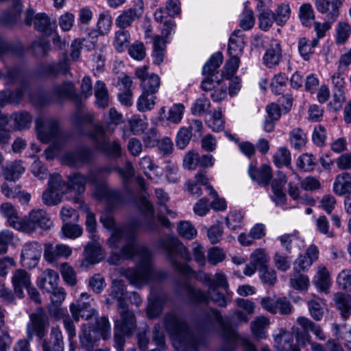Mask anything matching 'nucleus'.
Instances as JSON below:
<instances>
[{
    "label": "nucleus",
    "instance_id": "6ab92c4d",
    "mask_svg": "<svg viewBox=\"0 0 351 351\" xmlns=\"http://www.w3.org/2000/svg\"><path fill=\"white\" fill-rule=\"evenodd\" d=\"M345 0H315L317 10L324 14L325 20L335 22L339 15V8Z\"/></svg>",
    "mask_w": 351,
    "mask_h": 351
},
{
    "label": "nucleus",
    "instance_id": "4468645a",
    "mask_svg": "<svg viewBox=\"0 0 351 351\" xmlns=\"http://www.w3.org/2000/svg\"><path fill=\"white\" fill-rule=\"evenodd\" d=\"M149 66H143L135 69V75L141 80V88L143 91L156 94L158 92L160 86V78L156 73H148Z\"/></svg>",
    "mask_w": 351,
    "mask_h": 351
},
{
    "label": "nucleus",
    "instance_id": "6e6d98bb",
    "mask_svg": "<svg viewBox=\"0 0 351 351\" xmlns=\"http://www.w3.org/2000/svg\"><path fill=\"white\" fill-rule=\"evenodd\" d=\"M23 95L22 88H16L14 91L5 89L0 93V99L3 103L19 104Z\"/></svg>",
    "mask_w": 351,
    "mask_h": 351
},
{
    "label": "nucleus",
    "instance_id": "f704fd0d",
    "mask_svg": "<svg viewBox=\"0 0 351 351\" xmlns=\"http://www.w3.org/2000/svg\"><path fill=\"white\" fill-rule=\"evenodd\" d=\"M270 324L268 318L264 316H258L250 324L252 335L256 339H266L267 337V328Z\"/></svg>",
    "mask_w": 351,
    "mask_h": 351
},
{
    "label": "nucleus",
    "instance_id": "aec40b11",
    "mask_svg": "<svg viewBox=\"0 0 351 351\" xmlns=\"http://www.w3.org/2000/svg\"><path fill=\"white\" fill-rule=\"evenodd\" d=\"M345 73V72H340L339 70H337L330 75L332 90L334 92V101L335 104H338L337 109L341 108L342 104L346 101L345 90L346 82L343 77Z\"/></svg>",
    "mask_w": 351,
    "mask_h": 351
},
{
    "label": "nucleus",
    "instance_id": "c756f323",
    "mask_svg": "<svg viewBox=\"0 0 351 351\" xmlns=\"http://www.w3.org/2000/svg\"><path fill=\"white\" fill-rule=\"evenodd\" d=\"M332 189L339 196L351 194V173L343 172L337 175L335 179Z\"/></svg>",
    "mask_w": 351,
    "mask_h": 351
},
{
    "label": "nucleus",
    "instance_id": "58836bf2",
    "mask_svg": "<svg viewBox=\"0 0 351 351\" xmlns=\"http://www.w3.org/2000/svg\"><path fill=\"white\" fill-rule=\"evenodd\" d=\"M337 308L341 311V315L347 318L351 315V295L342 293H337L334 296Z\"/></svg>",
    "mask_w": 351,
    "mask_h": 351
},
{
    "label": "nucleus",
    "instance_id": "393cba45",
    "mask_svg": "<svg viewBox=\"0 0 351 351\" xmlns=\"http://www.w3.org/2000/svg\"><path fill=\"white\" fill-rule=\"evenodd\" d=\"M42 347L43 351H64L63 336L59 326L51 328L50 337L43 340Z\"/></svg>",
    "mask_w": 351,
    "mask_h": 351
},
{
    "label": "nucleus",
    "instance_id": "9d476101",
    "mask_svg": "<svg viewBox=\"0 0 351 351\" xmlns=\"http://www.w3.org/2000/svg\"><path fill=\"white\" fill-rule=\"evenodd\" d=\"M90 136L95 141L97 148L102 153L112 158L121 156V147L120 144L117 141L110 143L101 126H94Z\"/></svg>",
    "mask_w": 351,
    "mask_h": 351
},
{
    "label": "nucleus",
    "instance_id": "f8f14e48",
    "mask_svg": "<svg viewBox=\"0 0 351 351\" xmlns=\"http://www.w3.org/2000/svg\"><path fill=\"white\" fill-rule=\"evenodd\" d=\"M144 12V2L143 0H135L132 5L121 12L116 18L115 25L120 29H125L132 26V23L140 19Z\"/></svg>",
    "mask_w": 351,
    "mask_h": 351
},
{
    "label": "nucleus",
    "instance_id": "5fc2aeb1",
    "mask_svg": "<svg viewBox=\"0 0 351 351\" xmlns=\"http://www.w3.org/2000/svg\"><path fill=\"white\" fill-rule=\"evenodd\" d=\"M112 24V16L109 12L104 11L99 14L97 29L100 33V35L104 36L107 34L111 29Z\"/></svg>",
    "mask_w": 351,
    "mask_h": 351
},
{
    "label": "nucleus",
    "instance_id": "ea45409f",
    "mask_svg": "<svg viewBox=\"0 0 351 351\" xmlns=\"http://www.w3.org/2000/svg\"><path fill=\"white\" fill-rule=\"evenodd\" d=\"M164 302L163 296H156L152 293V295L149 298V303L147 308V316L152 319L159 316L162 311Z\"/></svg>",
    "mask_w": 351,
    "mask_h": 351
},
{
    "label": "nucleus",
    "instance_id": "0e129e2a",
    "mask_svg": "<svg viewBox=\"0 0 351 351\" xmlns=\"http://www.w3.org/2000/svg\"><path fill=\"white\" fill-rule=\"evenodd\" d=\"M23 75L22 71L16 67L8 69L3 74L0 71V79H3L5 85L21 82Z\"/></svg>",
    "mask_w": 351,
    "mask_h": 351
},
{
    "label": "nucleus",
    "instance_id": "473e14b6",
    "mask_svg": "<svg viewBox=\"0 0 351 351\" xmlns=\"http://www.w3.org/2000/svg\"><path fill=\"white\" fill-rule=\"evenodd\" d=\"M75 95L74 85L71 82H64L53 87L50 93L51 100L59 101L73 98Z\"/></svg>",
    "mask_w": 351,
    "mask_h": 351
},
{
    "label": "nucleus",
    "instance_id": "2f4dec72",
    "mask_svg": "<svg viewBox=\"0 0 351 351\" xmlns=\"http://www.w3.org/2000/svg\"><path fill=\"white\" fill-rule=\"evenodd\" d=\"M0 213L7 219L10 226L20 230L23 219H20L16 210L12 204L8 202L2 204L0 207Z\"/></svg>",
    "mask_w": 351,
    "mask_h": 351
},
{
    "label": "nucleus",
    "instance_id": "f3484780",
    "mask_svg": "<svg viewBox=\"0 0 351 351\" xmlns=\"http://www.w3.org/2000/svg\"><path fill=\"white\" fill-rule=\"evenodd\" d=\"M93 160V152L87 147H82L64 155L62 162L71 167H80Z\"/></svg>",
    "mask_w": 351,
    "mask_h": 351
},
{
    "label": "nucleus",
    "instance_id": "4c0bfd02",
    "mask_svg": "<svg viewBox=\"0 0 351 351\" xmlns=\"http://www.w3.org/2000/svg\"><path fill=\"white\" fill-rule=\"evenodd\" d=\"M3 171L6 180L14 182L25 172V167L21 161H15L7 164Z\"/></svg>",
    "mask_w": 351,
    "mask_h": 351
},
{
    "label": "nucleus",
    "instance_id": "79ce46f5",
    "mask_svg": "<svg viewBox=\"0 0 351 351\" xmlns=\"http://www.w3.org/2000/svg\"><path fill=\"white\" fill-rule=\"evenodd\" d=\"M316 158L312 154L304 153L296 160V167L302 171H313L317 166Z\"/></svg>",
    "mask_w": 351,
    "mask_h": 351
},
{
    "label": "nucleus",
    "instance_id": "dca6fc26",
    "mask_svg": "<svg viewBox=\"0 0 351 351\" xmlns=\"http://www.w3.org/2000/svg\"><path fill=\"white\" fill-rule=\"evenodd\" d=\"M42 253L41 245L36 241L25 243L22 248L21 262L27 268L35 267L40 258Z\"/></svg>",
    "mask_w": 351,
    "mask_h": 351
},
{
    "label": "nucleus",
    "instance_id": "f03ea898",
    "mask_svg": "<svg viewBox=\"0 0 351 351\" xmlns=\"http://www.w3.org/2000/svg\"><path fill=\"white\" fill-rule=\"evenodd\" d=\"M91 300L88 293H82L76 303L70 305V311L74 320L78 322L80 317L86 320H90L93 317L96 319L94 328L87 327L84 324L82 334L80 335V345L86 351H92L94 347L98 346L100 338L109 339L111 334L108 318L106 316L97 318V313L92 307Z\"/></svg>",
    "mask_w": 351,
    "mask_h": 351
},
{
    "label": "nucleus",
    "instance_id": "bb28decb",
    "mask_svg": "<svg viewBox=\"0 0 351 351\" xmlns=\"http://www.w3.org/2000/svg\"><path fill=\"white\" fill-rule=\"evenodd\" d=\"M58 274L51 269L44 270L37 279V286L43 291L50 292L58 285Z\"/></svg>",
    "mask_w": 351,
    "mask_h": 351
},
{
    "label": "nucleus",
    "instance_id": "7c9ffc66",
    "mask_svg": "<svg viewBox=\"0 0 351 351\" xmlns=\"http://www.w3.org/2000/svg\"><path fill=\"white\" fill-rule=\"evenodd\" d=\"M223 60V56L221 53H214L202 68V74L204 78L215 80L214 77L218 73L217 69L222 64Z\"/></svg>",
    "mask_w": 351,
    "mask_h": 351
},
{
    "label": "nucleus",
    "instance_id": "3c124183",
    "mask_svg": "<svg viewBox=\"0 0 351 351\" xmlns=\"http://www.w3.org/2000/svg\"><path fill=\"white\" fill-rule=\"evenodd\" d=\"M227 227L232 230L242 228L243 226V215L238 210H230L225 218Z\"/></svg>",
    "mask_w": 351,
    "mask_h": 351
},
{
    "label": "nucleus",
    "instance_id": "20e7f679",
    "mask_svg": "<svg viewBox=\"0 0 351 351\" xmlns=\"http://www.w3.org/2000/svg\"><path fill=\"white\" fill-rule=\"evenodd\" d=\"M86 182H90L95 186L93 193L95 197L105 200L110 208H113L123 203V197L119 191L110 189L108 184H98L94 171H89L86 176L80 173L71 174L68 177L67 183H66V193L70 191H73L78 194L84 193Z\"/></svg>",
    "mask_w": 351,
    "mask_h": 351
},
{
    "label": "nucleus",
    "instance_id": "0eeeda50",
    "mask_svg": "<svg viewBox=\"0 0 351 351\" xmlns=\"http://www.w3.org/2000/svg\"><path fill=\"white\" fill-rule=\"evenodd\" d=\"M162 247L167 254L169 261L173 269L182 275H188L193 272V269L186 264H182L178 261L181 258L186 262L191 259L189 250L177 240H168L162 241Z\"/></svg>",
    "mask_w": 351,
    "mask_h": 351
},
{
    "label": "nucleus",
    "instance_id": "4be33fe9",
    "mask_svg": "<svg viewBox=\"0 0 351 351\" xmlns=\"http://www.w3.org/2000/svg\"><path fill=\"white\" fill-rule=\"evenodd\" d=\"M71 248L64 244L53 245L48 243L45 245L44 258L49 263H53L59 258H67L71 254Z\"/></svg>",
    "mask_w": 351,
    "mask_h": 351
},
{
    "label": "nucleus",
    "instance_id": "864d4df0",
    "mask_svg": "<svg viewBox=\"0 0 351 351\" xmlns=\"http://www.w3.org/2000/svg\"><path fill=\"white\" fill-rule=\"evenodd\" d=\"M299 19L304 26L311 25L315 19L313 6L310 3H304L299 8Z\"/></svg>",
    "mask_w": 351,
    "mask_h": 351
},
{
    "label": "nucleus",
    "instance_id": "de8ad7c7",
    "mask_svg": "<svg viewBox=\"0 0 351 351\" xmlns=\"http://www.w3.org/2000/svg\"><path fill=\"white\" fill-rule=\"evenodd\" d=\"M157 99L155 94L142 92L137 100L136 107L140 112H146L152 110L156 105V99Z\"/></svg>",
    "mask_w": 351,
    "mask_h": 351
},
{
    "label": "nucleus",
    "instance_id": "a18cd8bd",
    "mask_svg": "<svg viewBox=\"0 0 351 351\" xmlns=\"http://www.w3.org/2000/svg\"><path fill=\"white\" fill-rule=\"evenodd\" d=\"M317 39H313L312 41L306 38L300 39L298 42V51L304 60L308 61L311 59L314 53L313 48L317 47Z\"/></svg>",
    "mask_w": 351,
    "mask_h": 351
},
{
    "label": "nucleus",
    "instance_id": "c85d7f7f",
    "mask_svg": "<svg viewBox=\"0 0 351 351\" xmlns=\"http://www.w3.org/2000/svg\"><path fill=\"white\" fill-rule=\"evenodd\" d=\"M155 194L160 206V213L157 215L158 220L161 223L162 225L165 226H169L170 221L162 214L165 213L170 216H175V213L171 211L166 204L169 200V197L167 194L161 189H156L155 190Z\"/></svg>",
    "mask_w": 351,
    "mask_h": 351
},
{
    "label": "nucleus",
    "instance_id": "37998d69",
    "mask_svg": "<svg viewBox=\"0 0 351 351\" xmlns=\"http://www.w3.org/2000/svg\"><path fill=\"white\" fill-rule=\"evenodd\" d=\"M313 282L316 287L322 291H326L330 285V274L326 267L319 266Z\"/></svg>",
    "mask_w": 351,
    "mask_h": 351
},
{
    "label": "nucleus",
    "instance_id": "bf43d9fd",
    "mask_svg": "<svg viewBox=\"0 0 351 351\" xmlns=\"http://www.w3.org/2000/svg\"><path fill=\"white\" fill-rule=\"evenodd\" d=\"M210 102L204 95L196 99L191 107V112L195 115H202L210 112Z\"/></svg>",
    "mask_w": 351,
    "mask_h": 351
},
{
    "label": "nucleus",
    "instance_id": "338daca9",
    "mask_svg": "<svg viewBox=\"0 0 351 351\" xmlns=\"http://www.w3.org/2000/svg\"><path fill=\"white\" fill-rule=\"evenodd\" d=\"M12 118L14 120V128L19 130L29 128L32 123V117L27 112L14 113Z\"/></svg>",
    "mask_w": 351,
    "mask_h": 351
},
{
    "label": "nucleus",
    "instance_id": "ddd939ff",
    "mask_svg": "<svg viewBox=\"0 0 351 351\" xmlns=\"http://www.w3.org/2000/svg\"><path fill=\"white\" fill-rule=\"evenodd\" d=\"M31 322L27 326V335L29 341L36 336L40 340L43 339L47 334L49 326L47 315L43 313H33L30 315Z\"/></svg>",
    "mask_w": 351,
    "mask_h": 351
},
{
    "label": "nucleus",
    "instance_id": "052dcab7",
    "mask_svg": "<svg viewBox=\"0 0 351 351\" xmlns=\"http://www.w3.org/2000/svg\"><path fill=\"white\" fill-rule=\"evenodd\" d=\"M298 323L304 328L306 331L313 332L319 339L324 340L326 337L323 333L319 326L314 324L310 319L304 317H300L298 318Z\"/></svg>",
    "mask_w": 351,
    "mask_h": 351
},
{
    "label": "nucleus",
    "instance_id": "a19ab883",
    "mask_svg": "<svg viewBox=\"0 0 351 351\" xmlns=\"http://www.w3.org/2000/svg\"><path fill=\"white\" fill-rule=\"evenodd\" d=\"M84 252L86 258L91 263H98L103 258L101 247L97 241L88 243L84 248Z\"/></svg>",
    "mask_w": 351,
    "mask_h": 351
},
{
    "label": "nucleus",
    "instance_id": "7ed1b4c3",
    "mask_svg": "<svg viewBox=\"0 0 351 351\" xmlns=\"http://www.w3.org/2000/svg\"><path fill=\"white\" fill-rule=\"evenodd\" d=\"M164 326L178 351H200L206 346L204 336L200 332H192L187 324L174 313L165 316Z\"/></svg>",
    "mask_w": 351,
    "mask_h": 351
},
{
    "label": "nucleus",
    "instance_id": "a211bd4d",
    "mask_svg": "<svg viewBox=\"0 0 351 351\" xmlns=\"http://www.w3.org/2000/svg\"><path fill=\"white\" fill-rule=\"evenodd\" d=\"M201 88L204 91L210 92V97L214 102H219L227 96L228 86L223 80L204 78Z\"/></svg>",
    "mask_w": 351,
    "mask_h": 351
},
{
    "label": "nucleus",
    "instance_id": "8fccbe9b",
    "mask_svg": "<svg viewBox=\"0 0 351 351\" xmlns=\"http://www.w3.org/2000/svg\"><path fill=\"white\" fill-rule=\"evenodd\" d=\"M130 42V34L129 31L121 29L115 32L113 45L119 52L123 51Z\"/></svg>",
    "mask_w": 351,
    "mask_h": 351
},
{
    "label": "nucleus",
    "instance_id": "6e6552de",
    "mask_svg": "<svg viewBox=\"0 0 351 351\" xmlns=\"http://www.w3.org/2000/svg\"><path fill=\"white\" fill-rule=\"evenodd\" d=\"M120 315V320L117 321L114 324V341L117 350L123 351L125 336H130L133 333L136 322L134 313L130 311H122Z\"/></svg>",
    "mask_w": 351,
    "mask_h": 351
},
{
    "label": "nucleus",
    "instance_id": "39448f33",
    "mask_svg": "<svg viewBox=\"0 0 351 351\" xmlns=\"http://www.w3.org/2000/svg\"><path fill=\"white\" fill-rule=\"evenodd\" d=\"M38 138L43 143L51 142L45 151L48 160L59 154L64 143V136L60 130L59 121L55 118H39L36 121Z\"/></svg>",
    "mask_w": 351,
    "mask_h": 351
},
{
    "label": "nucleus",
    "instance_id": "b1692460",
    "mask_svg": "<svg viewBox=\"0 0 351 351\" xmlns=\"http://www.w3.org/2000/svg\"><path fill=\"white\" fill-rule=\"evenodd\" d=\"M275 347L280 351H300L293 343V335L280 330L279 334L274 336ZM261 351H269L267 347H263Z\"/></svg>",
    "mask_w": 351,
    "mask_h": 351
},
{
    "label": "nucleus",
    "instance_id": "c03bdc74",
    "mask_svg": "<svg viewBox=\"0 0 351 351\" xmlns=\"http://www.w3.org/2000/svg\"><path fill=\"white\" fill-rule=\"evenodd\" d=\"M291 14L289 4L282 3L277 5L274 12L276 23L279 26L285 25L289 21Z\"/></svg>",
    "mask_w": 351,
    "mask_h": 351
},
{
    "label": "nucleus",
    "instance_id": "13d9d810",
    "mask_svg": "<svg viewBox=\"0 0 351 351\" xmlns=\"http://www.w3.org/2000/svg\"><path fill=\"white\" fill-rule=\"evenodd\" d=\"M311 317L317 321H319L324 314V302L323 300L316 298L310 300L308 302Z\"/></svg>",
    "mask_w": 351,
    "mask_h": 351
},
{
    "label": "nucleus",
    "instance_id": "4d7b16f0",
    "mask_svg": "<svg viewBox=\"0 0 351 351\" xmlns=\"http://www.w3.org/2000/svg\"><path fill=\"white\" fill-rule=\"evenodd\" d=\"M131 132L134 134H138L145 130L148 123L145 117L143 118L138 114L133 115L128 121Z\"/></svg>",
    "mask_w": 351,
    "mask_h": 351
},
{
    "label": "nucleus",
    "instance_id": "1a4fd4ad",
    "mask_svg": "<svg viewBox=\"0 0 351 351\" xmlns=\"http://www.w3.org/2000/svg\"><path fill=\"white\" fill-rule=\"evenodd\" d=\"M66 182L59 173L51 174L47 189L43 192L42 199L47 206H55L60 203L62 195L66 193Z\"/></svg>",
    "mask_w": 351,
    "mask_h": 351
},
{
    "label": "nucleus",
    "instance_id": "a878e982",
    "mask_svg": "<svg viewBox=\"0 0 351 351\" xmlns=\"http://www.w3.org/2000/svg\"><path fill=\"white\" fill-rule=\"evenodd\" d=\"M15 294L19 298L24 297L23 289L31 285L30 275L24 269H16L12 277Z\"/></svg>",
    "mask_w": 351,
    "mask_h": 351
},
{
    "label": "nucleus",
    "instance_id": "e433bc0d",
    "mask_svg": "<svg viewBox=\"0 0 351 351\" xmlns=\"http://www.w3.org/2000/svg\"><path fill=\"white\" fill-rule=\"evenodd\" d=\"M111 296L118 302V308L120 312L122 311H129L125 306L124 295L125 287L123 282L121 280H115L112 282L111 287Z\"/></svg>",
    "mask_w": 351,
    "mask_h": 351
},
{
    "label": "nucleus",
    "instance_id": "774afa93",
    "mask_svg": "<svg viewBox=\"0 0 351 351\" xmlns=\"http://www.w3.org/2000/svg\"><path fill=\"white\" fill-rule=\"evenodd\" d=\"M337 283L341 289L351 291V269L341 271L337 276Z\"/></svg>",
    "mask_w": 351,
    "mask_h": 351
},
{
    "label": "nucleus",
    "instance_id": "c9c22d12",
    "mask_svg": "<svg viewBox=\"0 0 351 351\" xmlns=\"http://www.w3.org/2000/svg\"><path fill=\"white\" fill-rule=\"evenodd\" d=\"M165 50V41L159 35L153 37V52L152 54L153 62L160 65L164 61Z\"/></svg>",
    "mask_w": 351,
    "mask_h": 351
},
{
    "label": "nucleus",
    "instance_id": "cd10ccee",
    "mask_svg": "<svg viewBox=\"0 0 351 351\" xmlns=\"http://www.w3.org/2000/svg\"><path fill=\"white\" fill-rule=\"evenodd\" d=\"M245 45L244 34L240 29H235L229 38L228 52L229 56L241 57Z\"/></svg>",
    "mask_w": 351,
    "mask_h": 351
},
{
    "label": "nucleus",
    "instance_id": "e2e57ef3",
    "mask_svg": "<svg viewBox=\"0 0 351 351\" xmlns=\"http://www.w3.org/2000/svg\"><path fill=\"white\" fill-rule=\"evenodd\" d=\"M60 271L66 284L70 286L75 285L77 276L72 266L67 263H62L60 266Z\"/></svg>",
    "mask_w": 351,
    "mask_h": 351
},
{
    "label": "nucleus",
    "instance_id": "680f3d73",
    "mask_svg": "<svg viewBox=\"0 0 351 351\" xmlns=\"http://www.w3.org/2000/svg\"><path fill=\"white\" fill-rule=\"evenodd\" d=\"M259 27L263 31L269 30L275 22L274 12L269 9H264L258 15Z\"/></svg>",
    "mask_w": 351,
    "mask_h": 351
},
{
    "label": "nucleus",
    "instance_id": "69168bd1",
    "mask_svg": "<svg viewBox=\"0 0 351 351\" xmlns=\"http://www.w3.org/2000/svg\"><path fill=\"white\" fill-rule=\"evenodd\" d=\"M240 58L230 56V59L226 61L221 75L226 79H229L232 77L237 71L240 65Z\"/></svg>",
    "mask_w": 351,
    "mask_h": 351
},
{
    "label": "nucleus",
    "instance_id": "603ef678",
    "mask_svg": "<svg viewBox=\"0 0 351 351\" xmlns=\"http://www.w3.org/2000/svg\"><path fill=\"white\" fill-rule=\"evenodd\" d=\"M250 261L258 270H263L268 266L269 256L263 249H257L251 254Z\"/></svg>",
    "mask_w": 351,
    "mask_h": 351
},
{
    "label": "nucleus",
    "instance_id": "09e8293b",
    "mask_svg": "<svg viewBox=\"0 0 351 351\" xmlns=\"http://www.w3.org/2000/svg\"><path fill=\"white\" fill-rule=\"evenodd\" d=\"M306 141V134L300 128H294L289 133V142L295 149H302L305 146Z\"/></svg>",
    "mask_w": 351,
    "mask_h": 351
},
{
    "label": "nucleus",
    "instance_id": "2eb2a0df",
    "mask_svg": "<svg viewBox=\"0 0 351 351\" xmlns=\"http://www.w3.org/2000/svg\"><path fill=\"white\" fill-rule=\"evenodd\" d=\"M25 23L27 25H33L36 31L44 34H50L52 32L49 17L44 12L36 13L32 8L25 13Z\"/></svg>",
    "mask_w": 351,
    "mask_h": 351
},
{
    "label": "nucleus",
    "instance_id": "423d86ee",
    "mask_svg": "<svg viewBox=\"0 0 351 351\" xmlns=\"http://www.w3.org/2000/svg\"><path fill=\"white\" fill-rule=\"evenodd\" d=\"M210 313L211 317L221 326L222 330L223 345L221 351H235L237 344H240L245 351H257L254 345L247 338L240 337L234 330L223 321L218 310L212 309Z\"/></svg>",
    "mask_w": 351,
    "mask_h": 351
},
{
    "label": "nucleus",
    "instance_id": "9b49d317",
    "mask_svg": "<svg viewBox=\"0 0 351 351\" xmlns=\"http://www.w3.org/2000/svg\"><path fill=\"white\" fill-rule=\"evenodd\" d=\"M52 221L49 215L43 209H34L29 213L28 217L22 220L21 231L32 233L38 228L48 230L52 226Z\"/></svg>",
    "mask_w": 351,
    "mask_h": 351
},
{
    "label": "nucleus",
    "instance_id": "72a5a7b5",
    "mask_svg": "<svg viewBox=\"0 0 351 351\" xmlns=\"http://www.w3.org/2000/svg\"><path fill=\"white\" fill-rule=\"evenodd\" d=\"M95 104L99 108H106L109 106L110 97L106 84L101 81L96 82L94 87Z\"/></svg>",
    "mask_w": 351,
    "mask_h": 351
},
{
    "label": "nucleus",
    "instance_id": "f257e3e1",
    "mask_svg": "<svg viewBox=\"0 0 351 351\" xmlns=\"http://www.w3.org/2000/svg\"><path fill=\"white\" fill-rule=\"evenodd\" d=\"M100 221L106 228L112 230L110 237L108 239V244L112 250H118L120 244L125 242V245L120 250L121 254L112 252L110 256L108 262L110 264H119L121 257L125 259L139 258L136 266L126 269L124 273L125 278L132 285L141 287L154 279L160 277L159 272L152 268L149 250L137 243L134 227L130 225L117 226L110 213L102 214Z\"/></svg>",
    "mask_w": 351,
    "mask_h": 351
},
{
    "label": "nucleus",
    "instance_id": "5701e85b",
    "mask_svg": "<svg viewBox=\"0 0 351 351\" xmlns=\"http://www.w3.org/2000/svg\"><path fill=\"white\" fill-rule=\"evenodd\" d=\"M282 58V49L280 42L278 40H271L263 56V63L268 68H272L279 64Z\"/></svg>",
    "mask_w": 351,
    "mask_h": 351
},
{
    "label": "nucleus",
    "instance_id": "412c9836",
    "mask_svg": "<svg viewBox=\"0 0 351 351\" xmlns=\"http://www.w3.org/2000/svg\"><path fill=\"white\" fill-rule=\"evenodd\" d=\"M248 175L258 185L267 186L272 178L271 168L267 165H263L260 168H257L253 163H250L248 167Z\"/></svg>",
    "mask_w": 351,
    "mask_h": 351
},
{
    "label": "nucleus",
    "instance_id": "49530a36",
    "mask_svg": "<svg viewBox=\"0 0 351 351\" xmlns=\"http://www.w3.org/2000/svg\"><path fill=\"white\" fill-rule=\"evenodd\" d=\"M273 162L278 168L289 166L291 162L290 151L285 147H280L273 156Z\"/></svg>",
    "mask_w": 351,
    "mask_h": 351
}]
</instances>
